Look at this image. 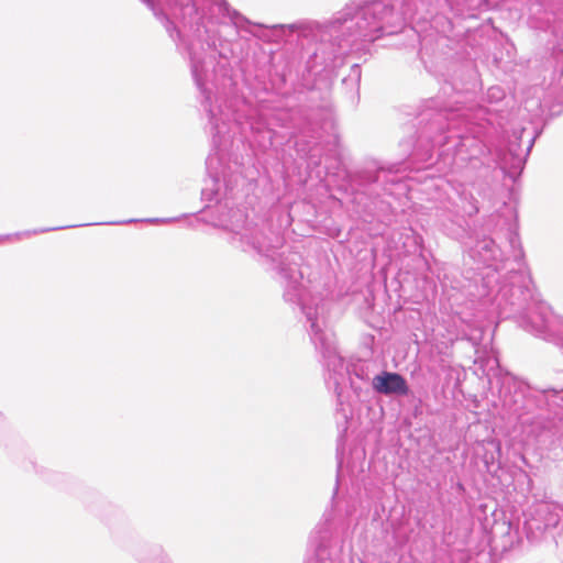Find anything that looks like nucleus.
Instances as JSON below:
<instances>
[{"label":"nucleus","instance_id":"f257e3e1","mask_svg":"<svg viewBox=\"0 0 563 563\" xmlns=\"http://www.w3.org/2000/svg\"><path fill=\"white\" fill-rule=\"evenodd\" d=\"M153 14L164 25L170 38L176 43L181 54L189 58L191 76L201 96V106L206 111L212 146L206 159L208 178L201 189L203 201H216L214 225L225 231H267L262 221H249V216L240 208L230 207L234 190L243 181L241 173L223 166L222 152L233 139L239 135L241 141L247 139V133L262 135L268 145L273 144L275 131L262 115L257 119L244 118L232 109V102L225 101L213 106L214 56L228 58L229 55L220 49L225 42L220 36L218 26L230 19L231 8L227 0H142Z\"/></svg>","mask_w":563,"mask_h":563},{"label":"nucleus","instance_id":"f03ea898","mask_svg":"<svg viewBox=\"0 0 563 563\" xmlns=\"http://www.w3.org/2000/svg\"><path fill=\"white\" fill-rule=\"evenodd\" d=\"M448 8L456 16H463V0H371L351 1L324 24L299 22L272 26L254 23L238 10L230 11V23L236 33L246 32L267 42H280L288 35L297 34L303 40L316 41L305 49L306 69L320 75L342 64L349 53L365 51L376 40L400 31L408 20L420 12L432 15Z\"/></svg>","mask_w":563,"mask_h":563},{"label":"nucleus","instance_id":"7ed1b4c3","mask_svg":"<svg viewBox=\"0 0 563 563\" xmlns=\"http://www.w3.org/2000/svg\"><path fill=\"white\" fill-rule=\"evenodd\" d=\"M511 268L509 284H504L493 297L503 319H515L525 331L558 345H563V318L541 302L532 287L528 269L520 261ZM563 354V346H562Z\"/></svg>","mask_w":563,"mask_h":563},{"label":"nucleus","instance_id":"20e7f679","mask_svg":"<svg viewBox=\"0 0 563 563\" xmlns=\"http://www.w3.org/2000/svg\"><path fill=\"white\" fill-rule=\"evenodd\" d=\"M430 140L431 146H446L453 144V166L459 169L478 170L484 175L492 162L498 163L503 169L512 168L521 170L527 156L529 155L536 136L531 137L523 151L518 143L510 142L507 152L496 151L492 153L488 145L477 135L454 134L451 130L449 135H426Z\"/></svg>","mask_w":563,"mask_h":563},{"label":"nucleus","instance_id":"39448f33","mask_svg":"<svg viewBox=\"0 0 563 563\" xmlns=\"http://www.w3.org/2000/svg\"><path fill=\"white\" fill-rule=\"evenodd\" d=\"M507 239L514 252L512 260H505L500 249L495 244V241L488 236L476 241L470 238V241L464 243L468 256L474 262L486 266L487 272L482 277L483 286L487 288V296H492V298L504 284L510 283V271L512 267H517L515 265L516 261H520L527 269L518 233L509 229Z\"/></svg>","mask_w":563,"mask_h":563},{"label":"nucleus","instance_id":"423d86ee","mask_svg":"<svg viewBox=\"0 0 563 563\" xmlns=\"http://www.w3.org/2000/svg\"><path fill=\"white\" fill-rule=\"evenodd\" d=\"M500 397L508 413L516 417L521 424L531 423L528 416L542 405L563 407V388L534 390L526 382L511 375L503 378Z\"/></svg>","mask_w":563,"mask_h":563},{"label":"nucleus","instance_id":"0eeeda50","mask_svg":"<svg viewBox=\"0 0 563 563\" xmlns=\"http://www.w3.org/2000/svg\"><path fill=\"white\" fill-rule=\"evenodd\" d=\"M456 196V200H452L449 209V217L452 225L443 223L449 235L460 239L465 233L466 218L476 216L479 211L478 201L470 190V184L460 183L451 184Z\"/></svg>","mask_w":563,"mask_h":563},{"label":"nucleus","instance_id":"6e6552de","mask_svg":"<svg viewBox=\"0 0 563 563\" xmlns=\"http://www.w3.org/2000/svg\"><path fill=\"white\" fill-rule=\"evenodd\" d=\"M372 386L378 394L386 396H407L409 394L407 380L398 373L382 372L373 378Z\"/></svg>","mask_w":563,"mask_h":563},{"label":"nucleus","instance_id":"1a4fd4ad","mask_svg":"<svg viewBox=\"0 0 563 563\" xmlns=\"http://www.w3.org/2000/svg\"><path fill=\"white\" fill-rule=\"evenodd\" d=\"M537 519L527 521L530 529L545 530L551 527H556L560 520L558 512L553 511V506L548 503H539L534 508Z\"/></svg>","mask_w":563,"mask_h":563},{"label":"nucleus","instance_id":"9d476101","mask_svg":"<svg viewBox=\"0 0 563 563\" xmlns=\"http://www.w3.org/2000/svg\"><path fill=\"white\" fill-rule=\"evenodd\" d=\"M463 339L472 343L478 357L487 355L488 349H492V335L482 327L470 329L464 333Z\"/></svg>","mask_w":563,"mask_h":563},{"label":"nucleus","instance_id":"9b49d317","mask_svg":"<svg viewBox=\"0 0 563 563\" xmlns=\"http://www.w3.org/2000/svg\"><path fill=\"white\" fill-rule=\"evenodd\" d=\"M76 225H66V227H55V228H42V229H35V230H32V231H24V232H20V233H15L14 236L20 239L22 236H32V235H36V234H41V233H45V232H49V231H55V230H63V229H67V228H75Z\"/></svg>","mask_w":563,"mask_h":563},{"label":"nucleus","instance_id":"f8f14e48","mask_svg":"<svg viewBox=\"0 0 563 563\" xmlns=\"http://www.w3.org/2000/svg\"><path fill=\"white\" fill-rule=\"evenodd\" d=\"M487 97L490 100H501L504 98V91L499 87H492L488 89Z\"/></svg>","mask_w":563,"mask_h":563},{"label":"nucleus","instance_id":"ddd939ff","mask_svg":"<svg viewBox=\"0 0 563 563\" xmlns=\"http://www.w3.org/2000/svg\"><path fill=\"white\" fill-rule=\"evenodd\" d=\"M422 60L426 65V68L431 71V73H434V74H438V70L435 69V66L433 65V62L432 60H426L424 59V54L422 53Z\"/></svg>","mask_w":563,"mask_h":563},{"label":"nucleus","instance_id":"4468645a","mask_svg":"<svg viewBox=\"0 0 563 563\" xmlns=\"http://www.w3.org/2000/svg\"><path fill=\"white\" fill-rule=\"evenodd\" d=\"M175 220L176 219H174V218H168V219L153 218V219H146L145 221L151 222V223H167V222H172Z\"/></svg>","mask_w":563,"mask_h":563},{"label":"nucleus","instance_id":"2eb2a0df","mask_svg":"<svg viewBox=\"0 0 563 563\" xmlns=\"http://www.w3.org/2000/svg\"><path fill=\"white\" fill-rule=\"evenodd\" d=\"M135 221L136 220H134V219H130V220H125V221L103 222L102 224H128V223H132Z\"/></svg>","mask_w":563,"mask_h":563},{"label":"nucleus","instance_id":"dca6fc26","mask_svg":"<svg viewBox=\"0 0 563 563\" xmlns=\"http://www.w3.org/2000/svg\"><path fill=\"white\" fill-rule=\"evenodd\" d=\"M442 118H443V115H442V114H440V113H439V114H437V119H435V121H434V122H432V123L430 124L429 130H432V128H433V124H434V123L440 124V122H441Z\"/></svg>","mask_w":563,"mask_h":563},{"label":"nucleus","instance_id":"f3484780","mask_svg":"<svg viewBox=\"0 0 563 563\" xmlns=\"http://www.w3.org/2000/svg\"><path fill=\"white\" fill-rule=\"evenodd\" d=\"M523 132H525V129H522V130H521V131H519V132L515 131V132H514V137H515V140H516V141L520 140L521 134H522Z\"/></svg>","mask_w":563,"mask_h":563},{"label":"nucleus","instance_id":"a211bd4d","mask_svg":"<svg viewBox=\"0 0 563 563\" xmlns=\"http://www.w3.org/2000/svg\"><path fill=\"white\" fill-rule=\"evenodd\" d=\"M4 422V416L3 413L0 411V427L3 424Z\"/></svg>","mask_w":563,"mask_h":563},{"label":"nucleus","instance_id":"6ab92c4d","mask_svg":"<svg viewBox=\"0 0 563 563\" xmlns=\"http://www.w3.org/2000/svg\"><path fill=\"white\" fill-rule=\"evenodd\" d=\"M158 552L161 553V555H162V558H163V559L167 558V555L164 553V550L158 549Z\"/></svg>","mask_w":563,"mask_h":563},{"label":"nucleus","instance_id":"aec40b11","mask_svg":"<svg viewBox=\"0 0 563 563\" xmlns=\"http://www.w3.org/2000/svg\"><path fill=\"white\" fill-rule=\"evenodd\" d=\"M353 69L354 70L358 69V65H353Z\"/></svg>","mask_w":563,"mask_h":563},{"label":"nucleus","instance_id":"412c9836","mask_svg":"<svg viewBox=\"0 0 563 563\" xmlns=\"http://www.w3.org/2000/svg\"><path fill=\"white\" fill-rule=\"evenodd\" d=\"M338 492V485L334 487V495L336 494Z\"/></svg>","mask_w":563,"mask_h":563}]
</instances>
